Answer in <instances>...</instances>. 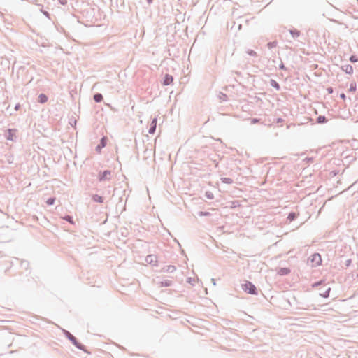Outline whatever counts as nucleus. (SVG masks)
I'll use <instances>...</instances> for the list:
<instances>
[{
	"mask_svg": "<svg viewBox=\"0 0 358 358\" xmlns=\"http://www.w3.org/2000/svg\"><path fill=\"white\" fill-rule=\"evenodd\" d=\"M157 256L155 255H149L145 257V262L148 264H155V263L157 262Z\"/></svg>",
	"mask_w": 358,
	"mask_h": 358,
	"instance_id": "obj_7",
	"label": "nucleus"
},
{
	"mask_svg": "<svg viewBox=\"0 0 358 358\" xmlns=\"http://www.w3.org/2000/svg\"><path fill=\"white\" fill-rule=\"evenodd\" d=\"M157 118L155 117V118L152 119V120L150 124H154L155 127H157Z\"/></svg>",
	"mask_w": 358,
	"mask_h": 358,
	"instance_id": "obj_36",
	"label": "nucleus"
},
{
	"mask_svg": "<svg viewBox=\"0 0 358 358\" xmlns=\"http://www.w3.org/2000/svg\"><path fill=\"white\" fill-rule=\"evenodd\" d=\"M21 265L23 266L25 269H27L29 267V262L27 261H22Z\"/></svg>",
	"mask_w": 358,
	"mask_h": 358,
	"instance_id": "obj_31",
	"label": "nucleus"
},
{
	"mask_svg": "<svg viewBox=\"0 0 358 358\" xmlns=\"http://www.w3.org/2000/svg\"><path fill=\"white\" fill-rule=\"evenodd\" d=\"M106 145V138L105 137H103L101 139L100 144L98 145V146L96 147V150L100 149L101 148L105 147Z\"/></svg>",
	"mask_w": 358,
	"mask_h": 358,
	"instance_id": "obj_21",
	"label": "nucleus"
},
{
	"mask_svg": "<svg viewBox=\"0 0 358 358\" xmlns=\"http://www.w3.org/2000/svg\"><path fill=\"white\" fill-rule=\"evenodd\" d=\"M222 99H224V101L227 100V95L225 94H222Z\"/></svg>",
	"mask_w": 358,
	"mask_h": 358,
	"instance_id": "obj_44",
	"label": "nucleus"
},
{
	"mask_svg": "<svg viewBox=\"0 0 358 358\" xmlns=\"http://www.w3.org/2000/svg\"><path fill=\"white\" fill-rule=\"evenodd\" d=\"M278 45V42L276 41H271L267 43L266 46L268 49H272L273 48H275Z\"/></svg>",
	"mask_w": 358,
	"mask_h": 358,
	"instance_id": "obj_23",
	"label": "nucleus"
},
{
	"mask_svg": "<svg viewBox=\"0 0 358 358\" xmlns=\"http://www.w3.org/2000/svg\"><path fill=\"white\" fill-rule=\"evenodd\" d=\"M36 287L37 282L33 278H29L27 283L24 285L26 289H34Z\"/></svg>",
	"mask_w": 358,
	"mask_h": 358,
	"instance_id": "obj_6",
	"label": "nucleus"
},
{
	"mask_svg": "<svg viewBox=\"0 0 358 358\" xmlns=\"http://www.w3.org/2000/svg\"><path fill=\"white\" fill-rule=\"evenodd\" d=\"M282 122H283V120L282 118H278L277 120L278 123Z\"/></svg>",
	"mask_w": 358,
	"mask_h": 358,
	"instance_id": "obj_45",
	"label": "nucleus"
},
{
	"mask_svg": "<svg viewBox=\"0 0 358 358\" xmlns=\"http://www.w3.org/2000/svg\"><path fill=\"white\" fill-rule=\"evenodd\" d=\"M173 78L171 75L166 74L164 78L163 85H169L173 82Z\"/></svg>",
	"mask_w": 358,
	"mask_h": 358,
	"instance_id": "obj_9",
	"label": "nucleus"
},
{
	"mask_svg": "<svg viewBox=\"0 0 358 358\" xmlns=\"http://www.w3.org/2000/svg\"><path fill=\"white\" fill-rule=\"evenodd\" d=\"M16 132V129H8L5 131L4 136L7 140L15 141L17 138Z\"/></svg>",
	"mask_w": 358,
	"mask_h": 358,
	"instance_id": "obj_5",
	"label": "nucleus"
},
{
	"mask_svg": "<svg viewBox=\"0 0 358 358\" xmlns=\"http://www.w3.org/2000/svg\"><path fill=\"white\" fill-rule=\"evenodd\" d=\"M357 30H358V27H357Z\"/></svg>",
	"mask_w": 358,
	"mask_h": 358,
	"instance_id": "obj_51",
	"label": "nucleus"
},
{
	"mask_svg": "<svg viewBox=\"0 0 358 358\" xmlns=\"http://www.w3.org/2000/svg\"><path fill=\"white\" fill-rule=\"evenodd\" d=\"M220 180L223 183H226V184L230 185L234 182V180L230 178H221Z\"/></svg>",
	"mask_w": 358,
	"mask_h": 358,
	"instance_id": "obj_22",
	"label": "nucleus"
},
{
	"mask_svg": "<svg viewBox=\"0 0 358 358\" xmlns=\"http://www.w3.org/2000/svg\"><path fill=\"white\" fill-rule=\"evenodd\" d=\"M279 69L282 70H287V68L285 66L283 62L281 61L280 64L279 65Z\"/></svg>",
	"mask_w": 358,
	"mask_h": 358,
	"instance_id": "obj_35",
	"label": "nucleus"
},
{
	"mask_svg": "<svg viewBox=\"0 0 358 358\" xmlns=\"http://www.w3.org/2000/svg\"><path fill=\"white\" fill-rule=\"evenodd\" d=\"M246 52L252 57H257V53L252 50L248 49Z\"/></svg>",
	"mask_w": 358,
	"mask_h": 358,
	"instance_id": "obj_27",
	"label": "nucleus"
},
{
	"mask_svg": "<svg viewBox=\"0 0 358 358\" xmlns=\"http://www.w3.org/2000/svg\"><path fill=\"white\" fill-rule=\"evenodd\" d=\"M112 178V171L110 170H105L103 171H100L98 176V180L100 182L103 181H108Z\"/></svg>",
	"mask_w": 358,
	"mask_h": 358,
	"instance_id": "obj_4",
	"label": "nucleus"
},
{
	"mask_svg": "<svg viewBox=\"0 0 358 358\" xmlns=\"http://www.w3.org/2000/svg\"><path fill=\"white\" fill-rule=\"evenodd\" d=\"M241 27H242V24H239L238 25V30H241Z\"/></svg>",
	"mask_w": 358,
	"mask_h": 358,
	"instance_id": "obj_48",
	"label": "nucleus"
},
{
	"mask_svg": "<svg viewBox=\"0 0 358 358\" xmlns=\"http://www.w3.org/2000/svg\"><path fill=\"white\" fill-rule=\"evenodd\" d=\"M94 100L96 103H100L103 101V95L101 93H96L94 96Z\"/></svg>",
	"mask_w": 358,
	"mask_h": 358,
	"instance_id": "obj_15",
	"label": "nucleus"
},
{
	"mask_svg": "<svg viewBox=\"0 0 358 358\" xmlns=\"http://www.w3.org/2000/svg\"><path fill=\"white\" fill-rule=\"evenodd\" d=\"M289 33L292 35L293 38H296L300 36L301 31L297 29H290Z\"/></svg>",
	"mask_w": 358,
	"mask_h": 358,
	"instance_id": "obj_13",
	"label": "nucleus"
},
{
	"mask_svg": "<svg viewBox=\"0 0 358 358\" xmlns=\"http://www.w3.org/2000/svg\"><path fill=\"white\" fill-rule=\"evenodd\" d=\"M308 159L309 162H313V158H308Z\"/></svg>",
	"mask_w": 358,
	"mask_h": 358,
	"instance_id": "obj_50",
	"label": "nucleus"
},
{
	"mask_svg": "<svg viewBox=\"0 0 358 358\" xmlns=\"http://www.w3.org/2000/svg\"><path fill=\"white\" fill-rule=\"evenodd\" d=\"M299 214L294 213V212H291L289 213L288 216H287V220L289 221V222H291L292 221H294V220H296V218L297 217Z\"/></svg>",
	"mask_w": 358,
	"mask_h": 358,
	"instance_id": "obj_14",
	"label": "nucleus"
},
{
	"mask_svg": "<svg viewBox=\"0 0 358 358\" xmlns=\"http://www.w3.org/2000/svg\"><path fill=\"white\" fill-rule=\"evenodd\" d=\"M205 196L207 199H214V194H213V192H210V191H207L205 193Z\"/></svg>",
	"mask_w": 358,
	"mask_h": 358,
	"instance_id": "obj_26",
	"label": "nucleus"
},
{
	"mask_svg": "<svg viewBox=\"0 0 358 358\" xmlns=\"http://www.w3.org/2000/svg\"><path fill=\"white\" fill-rule=\"evenodd\" d=\"M55 198L54 197H50L49 198L47 201H46V203L48 205V206H52L55 203Z\"/></svg>",
	"mask_w": 358,
	"mask_h": 358,
	"instance_id": "obj_28",
	"label": "nucleus"
},
{
	"mask_svg": "<svg viewBox=\"0 0 358 358\" xmlns=\"http://www.w3.org/2000/svg\"><path fill=\"white\" fill-rule=\"evenodd\" d=\"M308 262L311 263L312 267H315L321 264L322 258L319 253H314L308 259Z\"/></svg>",
	"mask_w": 358,
	"mask_h": 358,
	"instance_id": "obj_3",
	"label": "nucleus"
},
{
	"mask_svg": "<svg viewBox=\"0 0 358 358\" xmlns=\"http://www.w3.org/2000/svg\"><path fill=\"white\" fill-rule=\"evenodd\" d=\"M352 264V259H348L347 260H345V266L346 268L349 267Z\"/></svg>",
	"mask_w": 358,
	"mask_h": 358,
	"instance_id": "obj_32",
	"label": "nucleus"
},
{
	"mask_svg": "<svg viewBox=\"0 0 358 358\" xmlns=\"http://www.w3.org/2000/svg\"><path fill=\"white\" fill-rule=\"evenodd\" d=\"M327 92L329 94H332L334 92V89L333 87H329L327 89Z\"/></svg>",
	"mask_w": 358,
	"mask_h": 358,
	"instance_id": "obj_38",
	"label": "nucleus"
},
{
	"mask_svg": "<svg viewBox=\"0 0 358 358\" xmlns=\"http://www.w3.org/2000/svg\"><path fill=\"white\" fill-rule=\"evenodd\" d=\"M63 332L65 336L72 343L73 345H75L78 349L85 351V347L84 345L79 343L77 338L71 334L69 331L64 329Z\"/></svg>",
	"mask_w": 358,
	"mask_h": 358,
	"instance_id": "obj_1",
	"label": "nucleus"
},
{
	"mask_svg": "<svg viewBox=\"0 0 358 358\" xmlns=\"http://www.w3.org/2000/svg\"><path fill=\"white\" fill-rule=\"evenodd\" d=\"M63 219L71 224H73V217L70 215H66Z\"/></svg>",
	"mask_w": 358,
	"mask_h": 358,
	"instance_id": "obj_29",
	"label": "nucleus"
},
{
	"mask_svg": "<svg viewBox=\"0 0 358 358\" xmlns=\"http://www.w3.org/2000/svg\"><path fill=\"white\" fill-rule=\"evenodd\" d=\"M291 272L289 268H280L277 273L280 275H287Z\"/></svg>",
	"mask_w": 358,
	"mask_h": 358,
	"instance_id": "obj_10",
	"label": "nucleus"
},
{
	"mask_svg": "<svg viewBox=\"0 0 358 358\" xmlns=\"http://www.w3.org/2000/svg\"><path fill=\"white\" fill-rule=\"evenodd\" d=\"M176 270V268L173 265H169L162 268V271L167 273H173Z\"/></svg>",
	"mask_w": 358,
	"mask_h": 358,
	"instance_id": "obj_11",
	"label": "nucleus"
},
{
	"mask_svg": "<svg viewBox=\"0 0 358 358\" xmlns=\"http://www.w3.org/2000/svg\"><path fill=\"white\" fill-rule=\"evenodd\" d=\"M242 289L245 292L252 294V295H257V289L255 287V285L252 283L250 281H246L245 283L242 285Z\"/></svg>",
	"mask_w": 358,
	"mask_h": 358,
	"instance_id": "obj_2",
	"label": "nucleus"
},
{
	"mask_svg": "<svg viewBox=\"0 0 358 358\" xmlns=\"http://www.w3.org/2000/svg\"><path fill=\"white\" fill-rule=\"evenodd\" d=\"M340 97H341L342 99L345 100V98H346V96H345V94L344 93H341V94H340Z\"/></svg>",
	"mask_w": 358,
	"mask_h": 358,
	"instance_id": "obj_40",
	"label": "nucleus"
},
{
	"mask_svg": "<svg viewBox=\"0 0 358 358\" xmlns=\"http://www.w3.org/2000/svg\"><path fill=\"white\" fill-rule=\"evenodd\" d=\"M341 69L345 71L347 74H352L354 69L352 65L350 64H345L341 66Z\"/></svg>",
	"mask_w": 358,
	"mask_h": 358,
	"instance_id": "obj_8",
	"label": "nucleus"
},
{
	"mask_svg": "<svg viewBox=\"0 0 358 358\" xmlns=\"http://www.w3.org/2000/svg\"><path fill=\"white\" fill-rule=\"evenodd\" d=\"M270 83H271V85L273 87L275 88L277 90H280V87L279 83L277 81H275V80H271Z\"/></svg>",
	"mask_w": 358,
	"mask_h": 358,
	"instance_id": "obj_20",
	"label": "nucleus"
},
{
	"mask_svg": "<svg viewBox=\"0 0 358 358\" xmlns=\"http://www.w3.org/2000/svg\"><path fill=\"white\" fill-rule=\"evenodd\" d=\"M20 104H17V105H16V106H15V109L16 110H17L19 109V108H20Z\"/></svg>",
	"mask_w": 358,
	"mask_h": 358,
	"instance_id": "obj_47",
	"label": "nucleus"
},
{
	"mask_svg": "<svg viewBox=\"0 0 358 358\" xmlns=\"http://www.w3.org/2000/svg\"><path fill=\"white\" fill-rule=\"evenodd\" d=\"M331 292V288L328 287L325 291H323L322 293L320 294V296L324 298H328L329 296V293Z\"/></svg>",
	"mask_w": 358,
	"mask_h": 358,
	"instance_id": "obj_19",
	"label": "nucleus"
},
{
	"mask_svg": "<svg viewBox=\"0 0 358 358\" xmlns=\"http://www.w3.org/2000/svg\"><path fill=\"white\" fill-rule=\"evenodd\" d=\"M146 1H147L149 5H150V4H151V3H152V2H153V0H146Z\"/></svg>",
	"mask_w": 358,
	"mask_h": 358,
	"instance_id": "obj_46",
	"label": "nucleus"
},
{
	"mask_svg": "<svg viewBox=\"0 0 358 358\" xmlns=\"http://www.w3.org/2000/svg\"><path fill=\"white\" fill-rule=\"evenodd\" d=\"M58 1H59L62 5H66V4H67V0H58Z\"/></svg>",
	"mask_w": 358,
	"mask_h": 358,
	"instance_id": "obj_39",
	"label": "nucleus"
},
{
	"mask_svg": "<svg viewBox=\"0 0 358 358\" xmlns=\"http://www.w3.org/2000/svg\"><path fill=\"white\" fill-rule=\"evenodd\" d=\"M222 99H224V101L227 100V95L225 94H222Z\"/></svg>",
	"mask_w": 358,
	"mask_h": 358,
	"instance_id": "obj_43",
	"label": "nucleus"
},
{
	"mask_svg": "<svg viewBox=\"0 0 358 358\" xmlns=\"http://www.w3.org/2000/svg\"><path fill=\"white\" fill-rule=\"evenodd\" d=\"M92 199L94 201V202H97V203H103V198L98 194H94L92 197Z\"/></svg>",
	"mask_w": 358,
	"mask_h": 358,
	"instance_id": "obj_16",
	"label": "nucleus"
},
{
	"mask_svg": "<svg viewBox=\"0 0 358 358\" xmlns=\"http://www.w3.org/2000/svg\"><path fill=\"white\" fill-rule=\"evenodd\" d=\"M259 121V119L253 118V119L252 120V123L255 124V123L258 122Z\"/></svg>",
	"mask_w": 358,
	"mask_h": 358,
	"instance_id": "obj_41",
	"label": "nucleus"
},
{
	"mask_svg": "<svg viewBox=\"0 0 358 358\" xmlns=\"http://www.w3.org/2000/svg\"><path fill=\"white\" fill-rule=\"evenodd\" d=\"M48 98L45 94H40L38 98V102L40 103H45L48 101Z\"/></svg>",
	"mask_w": 358,
	"mask_h": 358,
	"instance_id": "obj_12",
	"label": "nucleus"
},
{
	"mask_svg": "<svg viewBox=\"0 0 358 358\" xmlns=\"http://www.w3.org/2000/svg\"><path fill=\"white\" fill-rule=\"evenodd\" d=\"M156 127H155V125H154V124H150V128H149V129H148V133H149L150 134H155V131H156Z\"/></svg>",
	"mask_w": 358,
	"mask_h": 358,
	"instance_id": "obj_25",
	"label": "nucleus"
},
{
	"mask_svg": "<svg viewBox=\"0 0 358 358\" xmlns=\"http://www.w3.org/2000/svg\"><path fill=\"white\" fill-rule=\"evenodd\" d=\"M173 282L170 280H164L160 282L161 287H170L172 285Z\"/></svg>",
	"mask_w": 358,
	"mask_h": 358,
	"instance_id": "obj_18",
	"label": "nucleus"
},
{
	"mask_svg": "<svg viewBox=\"0 0 358 358\" xmlns=\"http://www.w3.org/2000/svg\"><path fill=\"white\" fill-rule=\"evenodd\" d=\"M316 122L318 124H324L327 122V119L324 115H320L319 117H317Z\"/></svg>",
	"mask_w": 358,
	"mask_h": 358,
	"instance_id": "obj_17",
	"label": "nucleus"
},
{
	"mask_svg": "<svg viewBox=\"0 0 358 358\" xmlns=\"http://www.w3.org/2000/svg\"><path fill=\"white\" fill-rule=\"evenodd\" d=\"M357 90V83L355 82H352L350 85V88L348 90L349 92H355Z\"/></svg>",
	"mask_w": 358,
	"mask_h": 358,
	"instance_id": "obj_24",
	"label": "nucleus"
},
{
	"mask_svg": "<svg viewBox=\"0 0 358 358\" xmlns=\"http://www.w3.org/2000/svg\"><path fill=\"white\" fill-rule=\"evenodd\" d=\"M211 280H212V282H213V285H215V279H213V278Z\"/></svg>",
	"mask_w": 358,
	"mask_h": 358,
	"instance_id": "obj_49",
	"label": "nucleus"
},
{
	"mask_svg": "<svg viewBox=\"0 0 358 358\" xmlns=\"http://www.w3.org/2000/svg\"><path fill=\"white\" fill-rule=\"evenodd\" d=\"M350 61L352 63H355L358 62V57L356 55H351L350 57Z\"/></svg>",
	"mask_w": 358,
	"mask_h": 358,
	"instance_id": "obj_30",
	"label": "nucleus"
},
{
	"mask_svg": "<svg viewBox=\"0 0 358 358\" xmlns=\"http://www.w3.org/2000/svg\"><path fill=\"white\" fill-rule=\"evenodd\" d=\"M323 282H324V281H323V280H320V281H318V282H315L314 284H313V285H312V286H313V287H318V286H320V285H322V284H323Z\"/></svg>",
	"mask_w": 358,
	"mask_h": 358,
	"instance_id": "obj_33",
	"label": "nucleus"
},
{
	"mask_svg": "<svg viewBox=\"0 0 358 358\" xmlns=\"http://www.w3.org/2000/svg\"><path fill=\"white\" fill-rule=\"evenodd\" d=\"M42 13H43V15L45 16H46L47 17H48L49 19H50V14L48 11H45V10H42Z\"/></svg>",
	"mask_w": 358,
	"mask_h": 358,
	"instance_id": "obj_37",
	"label": "nucleus"
},
{
	"mask_svg": "<svg viewBox=\"0 0 358 358\" xmlns=\"http://www.w3.org/2000/svg\"><path fill=\"white\" fill-rule=\"evenodd\" d=\"M200 215H201L206 216V215H209V213H208V212H201V213H200Z\"/></svg>",
	"mask_w": 358,
	"mask_h": 358,
	"instance_id": "obj_42",
	"label": "nucleus"
},
{
	"mask_svg": "<svg viewBox=\"0 0 358 358\" xmlns=\"http://www.w3.org/2000/svg\"><path fill=\"white\" fill-rule=\"evenodd\" d=\"M313 306V305L312 304L311 306H307L306 307L305 306H299V307H298V308L302 309V310H308Z\"/></svg>",
	"mask_w": 358,
	"mask_h": 358,
	"instance_id": "obj_34",
	"label": "nucleus"
}]
</instances>
